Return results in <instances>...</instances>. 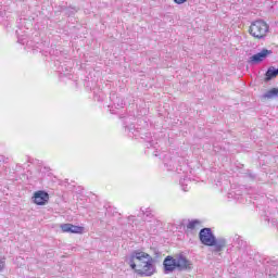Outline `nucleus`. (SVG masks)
<instances>
[{
	"mask_svg": "<svg viewBox=\"0 0 278 278\" xmlns=\"http://www.w3.org/2000/svg\"><path fill=\"white\" fill-rule=\"evenodd\" d=\"M263 99H278V88H271L263 94Z\"/></svg>",
	"mask_w": 278,
	"mask_h": 278,
	"instance_id": "9",
	"label": "nucleus"
},
{
	"mask_svg": "<svg viewBox=\"0 0 278 278\" xmlns=\"http://www.w3.org/2000/svg\"><path fill=\"white\" fill-rule=\"evenodd\" d=\"M123 105H125V103H123V101L121 103L117 102V108H123Z\"/></svg>",
	"mask_w": 278,
	"mask_h": 278,
	"instance_id": "17",
	"label": "nucleus"
},
{
	"mask_svg": "<svg viewBox=\"0 0 278 278\" xmlns=\"http://www.w3.org/2000/svg\"><path fill=\"white\" fill-rule=\"evenodd\" d=\"M177 270H192V262L186 257L184 254H178L176 256Z\"/></svg>",
	"mask_w": 278,
	"mask_h": 278,
	"instance_id": "5",
	"label": "nucleus"
},
{
	"mask_svg": "<svg viewBox=\"0 0 278 278\" xmlns=\"http://www.w3.org/2000/svg\"><path fill=\"white\" fill-rule=\"evenodd\" d=\"M3 268H5V260H0V271L3 270Z\"/></svg>",
	"mask_w": 278,
	"mask_h": 278,
	"instance_id": "14",
	"label": "nucleus"
},
{
	"mask_svg": "<svg viewBox=\"0 0 278 278\" xmlns=\"http://www.w3.org/2000/svg\"><path fill=\"white\" fill-rule=\"evenodd\" d=\"M269 29L270 26H268L264 20H256L251 23L249 31L253 38H256L257 40H264Z\"/></svg>",
	"mask_w": 278,
	"mask_h": 278,
	"instance_id": "3",
	"label": "nucleus"
},
{
	"mask_svg": "<svg viewBox=\"0 0 278 278\" xmlns=\"http://www.w3.org/2000/svg\"><path fill=\"white\" fill-rule=\"evenodd\" d=\"M188 0H174V3H177V5H182V3H186Z\"/></svg>",
	"mask_w": 278,
	"mask_h": 278,
	"instance_id": "15",
	"label": "nucleus"
},
{
	"mask_svg": "<svg viewBox=\"0 0 278 278\" xmlns=\"http://www.w3.org/2000/svg\"><path fill=\"white\" fill-rule=\"evenodd\" d=\"M140 216H143V220L151 223V218H153V214L151 213V210L147 208L146 211H143L141 208V213Z\"/></svg>",
	"mask_w": 278,
	"mask_h": 278,
	"instance_id": "11",
	"label": "nucleus"
},
{
	"mask_svg": "<svg viewBox=\"0 0 278 278\" xmlns=\"http://www.w3.org/2000/svg\"><path fill=\"white\" fill-rule=\"evenodd\" d=\"M61 230L63 233H83L84 227L75 226L73 224H62Z\"/></svg>",
	"mask_w": 278,
	"mask_h": 278,
	"instance_id": "8",
	"label": "nucleus"
},
{
	"mask_svg": "<svg viewBox=\"0 0 278 278\" xmlns=\"http://www.w3.org/2000/svg\"><path fill=\"white\" fill-rule=\"evenodd\" d=\"M125 262L139 277H153L157 273V267L155 266L157 261L149 253L140 250H134L126 256Z\"/></svg>",
	"mask_w": 278,
	"mask_h": 278,
	"instance_id": "1",
	"label": "nucleus"
},
{
	"mask_svg": "<svg viewBox=\"0 0 278 278\" xmlns=\"http://www.w3.org/2000/svg\"><path fill=\"white\" fill-rule=\"evenodd\" d=\"M268 55H273V50L264 48L261 52L250 58L249 64H260L261 62H264Z\"/></svg>",
	"mask_w": 278,
	"mask_h": 278,
	"instance_id": "6",
	"label": "nucleus"
},
{
	"mask_svg": "<svg viewBox=\"0 0 278 278\" xmlns=\"http://www.w3.org/2000/svg\"><path fill=\"white\" fill-rule=\"evenodd\" d=\"M33 202L36 205H46L49 203V193L47 191H36L33 197Z\"/></svg>",
	"mask_w": 278,
	"mask_h": 278,
	"instance_id": "7",
	"label": "nucleus"
},
{
	"mask_svg": "<svg viewBox=\"0 0 278 278\" xmlns=\"http://www.w3.org/2000/svg\"><path fill=\"white\" fill-rule=\"evenodd\" d=\"M199 223H200L199 219H193V220L189 222L187 225V229H190L191 231L193 229H197V225H199Z\"/></svg>",
	"mask_w": 278,
	"mask_h": 278,
	"instance_id": "12",
	"label": "nucleus"
},
{
	"mask_svg": "<svg viewBox=\"0 0 278 278\" xmlns=\"http://www.w3.org/2000/svg\"><path fill=\"white\" fill-rule=\"evenodd\" d=\"M4 16H5V12H0V21H2Z\"/></svg>",
	"mask_w": 278,
	"mask_h": 278,
	"instance_id": "16",
	"label": "nucleus"
},
{
	"mask_svg": "<svg viewBox=\"0 0 278 278\" xmlns=\"http://www.w3.org/2000/svg\"><path fill=\"white\" fill-rule=\"evenodd\" d=\"M188 181H190L189 179H180V185L182 186V190L184 192H188Z\"/></svg>",
	"mask_w": 278,
	"mask_h": 278,
	"instance_id": "13",
	"label": "nucleus"
},
{
	"mask_svg": "<svg viewBox=\"0 0 278 278\" xmlns=\"http://www.w3.org/2000/svg\"><path fill=\"white\" fill-rule=\"evenodd\" d=\"M233 242L239 249L247 248V242L244 240H242V238H240V236H238V235L235 236Z\"/></svg>",
	"mask_w": 278,
	"mask_h": 278,
	"instance_id": "10",
	"label": "nucleus"
},
{
	"mask_svg": "<svg viewBox=\"0 0 278 278\" xmlns=\"http://www.w3.org/2000/svg\"><path fill=\"white\" fill-rule=\"evenodd\" d=\"M199 238L204 247H214L215 253H220L227 247V240L225 238L216 239L212 228H202L199 232Z\"/></svg>",
	"mask_w": 278,
	"mask_h": 278,
	"instance_id": "2",
	"label": "nucleus"
},
{
	"mask_svg": "<svg viewBox=\"0 0 278 278\" xmlns=\"http://www.w3.org/2000/svg\"><path fill=\"white\" fill-rule=\"evenodd\" d=\"M177 270V261L175 257L168 255L163 261V273L164 275H170Z\"/></svg>",
	"mask_w": 278,
	"mask_h": 278,
	"instance_id": "4",
	"label": "nucleus"
}]
</instances>
